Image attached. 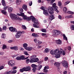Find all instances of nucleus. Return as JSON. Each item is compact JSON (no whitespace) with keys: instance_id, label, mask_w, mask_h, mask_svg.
Instances as JSON below:
<instances>
[{"instance_id":"nucleus-1","label":"nucleus","mask_w":74,"mask_h":74,"mask_svg":"<svg viewBox=\"0 0 74 74\" xmlns=\"http://www.w3.org/2000/svg\"><path fill=\"white\" fill-rule=\"evenodd\" d=\"M50 53L51 55H55V57L57 59L59 58L60 57L61 54L63 55H65V54H66L65 51H63L62 49H60V50L58 49H56L55 50H52L50 51Z\"/></svg>"},{"instance_id":"nucleus-2","label":"nucleus","mask_w":74,"mask_h":74,"mask_svg":"<svg viewBox=\"0 0 74 74\" xmlns=\"http://www.w3.org/2000/svg\"><path fill=\"white\" fill-rule=\"evenodd\" d=\"M56 5V3H54L53 4V7L50 6L48 7V10L50 14H53L54 13L53 12V10H55V8H58Z\"/></svg>"},{"instance_id":"nucleus-3","label":"nucleus","mask_w":74,"mask_h":74,"mask_svg":"<svg viewBox=\"0 0 74 74\" xmlns=\"http://www.w3.org/2000/svg\"><path fill=\"white\" fill-rule=\"evenodd\" d=\"M37 57V56L36 55H33L30 57V59H31L30 61V63H34V62H37L39 59L38 58H36Z\"/></svg>"},{"instance_id":"nucleus-4","label":"nucleus","mask_w":74,"mask_h":74,"mask_svg":"<svg viewBox=\"0 0 74 74\" xmlns=\"http://www.w3.org/2000/svg\"><path fill=\"white\" fill-rule=\"evenodd\" d=\"M17 15L18 16H21L23 17V19L24 20H27V21H30L32 19V16L29 17H27V16L24 15V13H21L20 14H17Z\"/></svg>"},{"instance_id":"nucleus-5","label":"nucleus","mask_w":74,"mask_h":74,"mask_svg":"<svg viewBox=\"0 0 74 74\" xmlns=\"http://www.w3.org/2000/svg\"><path fill=\"white\" fill-rule=\"evenodd\" d=\"M53 36H58L60 34V31L58 30H53Z\"/></svg>"},{"instance_id":"nucleus-6","label":"nucleus","mask_w":74,"mask_h":74,"mask_svg":"<svg viewBox=\"0 0 74 74\" xmlns=\"http://www.w3.org/2000/svg\"><path fill=\"white\" fill-rule=\"evenodd\" d=\"M15 62L14 60H10L8 62V64L11 67H14L15 66Z\"/></svg>"},{"instance_id":"nucleus-7","label":"nucleus","mask_w":74,"mask_h":74,"mask_svg":"<svg viewBox=\"0 0 74 74\" xmlns=\"http://www.w3.org/2000/svg\"><path fill=\"white\" fill-rule=\"evenodd\" d=\"M21 34L22 32H21L20 31H18L15 35V37L16 38H19L21 36Z\"/></svg>"},{"instance_id":"nucleus-8","label":"nucleus","mask_w":74,"mask_h":74,"mask_svg":"<svg viewBox=\"0 0 74 74\" xmlns=\"http://www.w3.org/2000/svg\"><path fill=\"white\" fill-rule=\"evenodd\" d=\"M62 64L63 67L67 68L68 67V64H67V62L66 60H63L62 62Z\"/></svg>"},{"instance_id":"nucleus-9","label":"nucleus","mask_w":74,"mask_h":74,"mask_svg":"<svg viewBox=\"0 0 74 74\" xmlns=\"http://www.w3.org/2000/svg\"><path fill=\"white\" fill-rule=\"evenodd\" d=\"M32 67H33L32 69V70L34 73L36 72V70H37V65L35 64H32L31 65Z\"/></svg>"},{"instance_id":"nucleus-10","label":"nucleus","mask_w":74,"mask_h":74,"mask_svg":"<svg viewBox=\"0 0 74 74\" xmlns=\"http://www.w3.org/2000/svg\"><path fill=\"white\" fill-rule=\"evenodd\" d=\"M9 29L10 32H16V29L12 27H10Z\"/></svg>"},{"instance_id":"nucleus-11","label":"nucleus","mask_w":74,"mask_h":74,"mask_svg":"<svg viewBox=\"0 0 74 74\" xmlns=\"http://www.w3.org/2000/svg\"><path fill=\"white\" fill-rule=\"evenodd\" d=\"M32 19L33 22L35 23H38V20L37 19L35 18L34 17L32 16L31 19Z\"/></svg>"},{"instance_id":"nucleus-12","label":"nucleus","mask_w":74,"mask_h":74,"mask_svg":"<svg viewBox=\"0 0 74 74\" xmlns=\"http://www.w3.org/2000/svg\"><path fill=\"white\" fill-rule=\"evenodd\" d=\"M25 57L23 56H21L20 57L18 56L16 58V59L17 60H23L24 59Z\"/></svg>"},{"instance_id":"nucleus-13","label":"nucleus","mask_w":74,"mask_h":74,"mask_svg":"<svg viewBox=\"0 0 74 74\" xmlns=\"http://www.w3.org/2000/svg\"><path fill=\"white\" fill-rule=\"evenodd\" d=\"M10 49L12 50H14V51H18V46H15L13 47H10Z\"/></svg>"},{"instance_id":"nucleus-14","label":"nucleus","mask_w":74,"mask_h":74,"mask_svg":"<svg viewBox=\"0 0 74 74\" xmlns=\"http://www.w3.org/2000/svg\"><path fill=\"white\" fill-rule=\"evenodd\" d=\"M49 67L48 66H46L44 67L43 71L44 73H48V71L47 69H49Z\"/></svg>"},{"instance_id":"nucleus-15","label":"nucleus","mask_w":74,"mask_h":74,"mask_svg":"<svg viewBox=\"0 0 74 74\" xmlns=\"http://www.w3.org/2000/svg\"><path fill=\"white\" fill-rule=\"evenodd\" d=\"M43 13L44 14V15H46V16H47L49 15V13H48V12L47 11V10L43 11Z\"/></svg>"},{"instance_id":"nucleus-16","label":"nucleus","mask_w":74,"mask_h":74,"mask_svg":"<svg viewBox=\"0 0 74 74\" xmlns=\"http://www.w3.org/2000/svg\"><path fill=\"white\" fill-rule=\"evenodd\" d=\"M60 62H55L54 63V65L55 66H56V67H59L60 66Z\"/></svg>"},{"instance_id":"nucleus-17","label":"nucleus","mask_w":74,"mask_h":74,"mask_svg":"<svg viewBox=\"0 0 74 74\" xmlns=\"http://www.w3.org/2000/svg\"><path fill=\"white\" fill-rule=\"evenodd\" d=\"M22 8L25 11H27V6L26 5H23L22 6Z\"/></svg>"},{"instance_id":"nucleus-18","label":"nucleus","mask_w":74,"mask_h":74,"mask_svg":"<svg viewBox=\"0 0 74 74\" xmlns=\"http://www.w3.org/2000/svg\"><path fill=\"white\" fill-rule=\"evenodd\" d=\"M66 19H70V18H73L74 17L72 15L66 16L65 17Z\"/></svg>"},{"instance_id":"nucleus-19","label":"nucleus","mask_w":74,"mask_h":74,"mask_svg":"<svg viewBox=\"0 0 74 74\" xmlns=\"http://www.w3.org/2000/svg\"><path fill=\"white\" fill-rule=\"evenodd\" d=\"M25 69V71H27L30 70V67L29 66H27V67H24Z\"/></svg>"},{"instance_id":"nucleus-20","label":"nucleus","mask_w":74,"mask_h":74,"mask_svg":"<svg viewBox=\"0 0 74 74\" xmlns=\"http://www.w3.org/2000/svg\"><path fill=\"white\" fill-rule=\"evenodd\" d=\"M24 55H27V56H28L27 57L25 58V59H27L29 57V55L28 54L27 52V51H24Z\"/></svg>"},{"instance_id":"nucleus-21","label":"nucleus","mask_w":74,"mask_h":74,"mask_svg":"<svg viewBox=\"0 0 74 74\" xmlns=\"http://www.w3.org/2000/svg\"><path fill=\"white\" fill-rule=\"evenodd\" d=\"M49 19L51 20V21L53 20V19H55L54 16H53V15H50V16H49Z\"/></svg>"},{"instance_id":"nucleus-22","label":"nucleus","mask_w":74,"mask_h":74,"mask_svg":"<svg viewBox=\"0 0 74 74\" xmlns=\"http://www.w3.org/2000/svg\"><path fill=\"white\" fill-rule=\"evenodd\" d=\"M33 25L34 27L38 28V27H39V24H38V23L34 24Z\"/></svg>"},{"instance_id":"nucleus-23","label":"nucleus","mask_w":74,"mask_h":74,"mask_svg":"<svg viewBox=\"0 0 74 74\" xmlns=\"http://www.w3.org/2000/svg\"><path fill=\"white\" fill-rule=\"evenodd\" d=\"M8 10L9 12H12V11L13 10V8L11 7H10L8 8Z\"/></svg>"},{"instance_id":"nucleus-24","label":"nucleus","mask_w":74,"mask_h":74,"mask_svg":"<svg viewBox=\"0 0 74 74\" xmlns=\"http://www.w3.org/2000/svg\"><path fill=\"white\" fill-rule=\"evenodd\" d=\"M28 46V45L26 43H24L23 44V47L24 48H25V49L27 48V47Z\"/></svg>"},{"instance_id":"nucleus-25","label":"nucleus","mask_w":74,"mask_h":74,"mask_svg":"<svg viewBox=\"0 0 74 74\" xmlns=\"http://www.w3.org/2000/svg\"><path fill=\"white\" fill-rule=\"evenodd\" d=\"M56 42L58 44L61 45L62 43V41L60 39H58V40L56 41Z\"/></svg>"},{"instance_id":"nucleus-26","label":"nucleus","mask_w":74,"mask_h":74,"mask_svg":"<svg viewBox=\"0 0 74 74\" xmlns=\"http://www.w3.org/2000/svg\"><path fill=\"white\" fill-rule=\"evenodd\" d=\"M42 43V42L40 41L39 40H38L36 42V45L37 46L39 45H40Z\"/></svg>"},{"instance_id":"nucleus-27","label":"nucleus","mask_w":74,"mask_h":74,"mask_svg":"<svg viewBox=\"0 0 74 74\" xmlns=\"http://www.w3.org/2000/svg\"><path fill=\"white\" fill-rule=\"evenodd\" d=\"M2 4L3 6H5L6 5V4L5 3V2L4 0H2L1 1Z\"/></svg>"},{"instance_id":"nucleus-28","label":"nucleus","mask_w":74,"mask_h":74,"mask_svg":"<svg viewBox=\"0 0 74 74\" xmlns=\"http://www.w3.org/2000/svg\"><path fill=\"white\" fill-rule=\"evenodd\" d=\"M15 15V14L12 13H11L10 14V16L11 18V19H13V18H14Z\"/></svg>"},{"instance_id":"nucleus-29","label":"nucleus","mask_w":74,"mask_h":74,"mask_svg":"<svg viewBox=\"0 0 74 74\" xmlns=\"http://www.w3.org/2000/svg\"><path fill=\"white\" fill-rule=\"evenodd\" d=\"M21 0H17L16 1V4H17V5H19V4H21Z\"/></svg>"},{"instance_id":"nucleus-30","label":"nucleus","mask_w":74,"mask_h":74,"mask_svg":"<svg viewBox=\"0 0 74 74\" xmlns=\"http://www.w3.org/2000/svg\"><path fill=\"white\" fill-rule=\"evenodd\" d=\"M33 49V48L32 47H27V48H26V49L27 51H31Z\"/></svg>"},{"instance_id":"nucleus-31","label":"nucleus","mask_w":74,"mask_h":74,"mask_svg":"<svg viewBox=\"0 0 74 74\" xmlns=\"http://www.w3.org/2000/svg\"><path fill=\"white\" fill-rule=\"evenodd\" d=\"M63 11L64 12H65L66 13L67 12V8L66 7H64L63 8Z\"/></svg>"},{"instance_id":"nucleus-32","label":"nucleus","mask_w":74,"mask_h":74,"mask_svg":"<svg viewBox=\"0 0 74 74\" xmlns=\"http://www.w3.org/2000/svg\"><path fill=\"white\" fill-rule=\"evenodd\" d=\"M49 49L48 48H46L44 51V52L45 53H48V52H49Z\"/></svg>"},{"instance_id":"nucleus-33","label":"nucleus","mask_w":74,"mask_h":74,"mask_svg":"<svg viewBox=\"0 0 74 74\" xmlns=\"http://www.w3.org/2000/svg\"><path fill=\"white\" fill-rule=\"evenodd\" d=\"M63 40H66V41H67V38L65 34H63Z\"/></svg>"},{"instance_id":"nucleus-34","label":"nucleus","mask_w":74,"mask_h":74,"mask_svg":"<svg viewBox=\"0 0 74 74\" xmlns=\"http://www.w3.org/2000/svg\"><path fill=\"white\" fill-rule=\"evenodd\" d=\"M32 36H33V37H37L38 36V35L36 34L35 33H33L32 34Z\"/></svg>"},{"instance_id":"nucleus-35","label":"nucleus","mask_w":74,"mask_h":74,"mask_svg":"<svg viewBox=\"0 0 74 74\" xmlns=\"http://www.w3.org/2000/svg\"><path fill=\"white\" fill-rule=\"evenodd\" d=\"M1 12L3 14H4V15H7V12H6V11H5L4 10H2Z\"/></svg>"},{"instance_id":"nucleus-36","label":"nucleus","mask_w":74,"mask_h":74,"mask_svg":"<svg viewBox=\"0 0 74 74\" xmlns=\"http://www.w3.org/2000/svg\"><path fill=\"white\" fill-rule=\"evenodd\" d=\"M20 71L21 72V73H23L24 71H25V69L24 68H23V69H20Z\"/></svg>"},{"instance_id":"nucleus-37","label":"nucleus","mask_w":74,"mask_h":74,"mask_svg":"<svg viewBox=\"0 0 74 74\" xmlns=\"http://www.w3.org/2000/svg\"><path fill=\"white\" fill-rule=\"evenodd\" d=\"M6 34H2L1 36L2 38H5Z\"/></svg>"},{"instance_id":"nucleus-38","label":"nucleus","mask_w":74,"mask_h":74,"mask_svg":"<svg viewBox=\"0 0 74 74\" xmlns=\"http://www.w3.org/2000/svg\"><path fill=\"white\" fill-rule=\"evenodd\" d=\"M67 13L69 14H71L72 15L74 14V12L71 11H67Z\"/></svg>"},{"instance_id":"nucleus-39","label":"nucleus","mask_w":74,"mask_h":74,"mask_svg":"<svg viewBox=\"0 0 74 74\" xmlns=\"http://www.w3.org/2000/svg\"><path fill=\"white\" fill-rule=\"evenodd\" d=\"M11 73V71L5 72L3 74H10Z\"/></svg>"},{"instance_id":"nucleus-40","label":"nucleus","mask_w":74,"mask_h":74,"mask_svg":"<svg viewBox=\"0 0 74 74\" xmlns=\"http://www.w3.org/2000/svg\"><path fill=\"white\" fill-rule=\"evenodd\" d=\"M70 29L72 30H74V25H71L70 26Z\"/></svg>"},{"instance_id":"nucleus-41","label":"nucleus","mask_w":74,"mask_h":74,"mask_svg":"<svg viewBox=\"0 0 74 74\" xmlns=\"http://www.w3.org/2000/svg\"><path fill=\"white\" fill-rule=\"evenodd\" d=\"M18 17L17 16V15L15 14V15H14V18L12 19H14V20H17L18 19Z\"/></svg>"},{"instance_id":"nucleus-42","label":"nucleus","mask_w":74,"mask_h":74,"mask_svg":"<svg viewBox=\"0 0 74 74\" xmlns=\"http://www.w3.org/2000/svg\"><path fill=\"white\" fill-rule=\"evenodd\" d=\"M22 28L23 29H24L25 30H26V29H27L25 25H22Z\"/></svg>"},{"instance_id":"nucleus-43","label":"nucleus","mask_w":74,"mask_h":74,"mask_svg":"<svg viewBox=\"0 0 74 74\" xmlns=\"http://www.w3.org/2000/svg\"><path fill=\"white\" fill-rule=\"evenodd\" d=\"M42 65H40L39 66V67L38 69H37V70H40L42 68Z\"/></svg>"},{"instance_id":"nucleus-44","label":"nucleus","mask_w":74,"mask_h":74,"mask_svg":"<svg viewBox=\"0 0 74 74\" xmlns=\"http://www.w3.org/2000/svg\"><path fill=\"white\" fill-rule=\"evenodd\" d=\"M41 31H42V32H43L44 33H46L47 32V30H46V29H41Z\"/></svg>"},{"instance_id":"nucleus-45","label":"nucleus","mask_w":74,"mask_h":74,"mask_svg":"<svg viewBox=\"0 0 74 74\" xmlns=\"http://www.w3.org/2000/svg\"><path fill=\"white\" fill-rule=\"evenodd\" d=\"M9 7L8 6H4L3 8V10H6Z\"/></svg>"},{"instance_id":"nucleus-46","label":"nucleus","mask_w":74,"mask_h":74,"mask_svg":"<svg viewBox=\"0 0 74 74\" xmlns=\"http://www.w3.org/2000/svg\"><path fill=\"white\" fill-rule=\"evenodd\" d=\"M16 73V70H13L12 71H11V74H15Z\"/></svg>"},{"instance_id":"nucleus-47","label":"nucleus","mask_w":74,"mask_h":74,"mask_svg":"<svg viewBox=\"0 0 74 74\" xmlns=\"http://www.w3.org/2000/svg\"><path fill=\"white\" fill-rule=\"evenodd\" d=\"M70 1H67L66 2L64 3V5H67V4H69L70 3Z\"/></svg>"},{"instance_id":"nucleus-48","label":"nucleus","mask_w":74,"mask_h":74,"mask_svg":"<svg viewBox=\"0 0 74 74\" xmlns=\"http://www.w3.org/2000/svg\"><path fill=\"white\" fill-rule=\"evenodd\" d=\"M56 0H52L50 2V4L51 5H52V4H53L54 1H55Z\"/></svg>"},{"instance_id":"nucleus-49","label":"nucleus","mask_w":74,"mask_h":74,"mask_svg":"<svg viewBox=\"0 0 74 74\" xmlns=\"http://www.w3.org/2000/svg\"><path fill=\"white\" fill-rule=\"evenodd\" d=\"M2 48L3 49H6L7 48V46H6V45H3Z\"/></svg>"},{"instance_id":"nucleus-50","label":"nucleus","mask_w":74,"mask_h":74,"mask_svg":"<svg viewBox=\"0 0 74 74\" xmlns=\"http://www.w3.org/2000/svg\"><path fill=\"white\" fill-rule=\"evenodd\" d=\"M40 9H41V10H43L44 11H45V7L44 6H42L41 8H40Z\"/></svg>"},{"instance_id":"nucleus-51","label":"nucleus","mask_w":74,"mask_h":74,"mask_svg":"<svg viewBox=\"0 0 74 74\" xmlns=\"http://www.w3.org/2000/svg\"><path fill=\"white\" fill-rule=\"evenodd\" d=\"M30 59H27L26 60V62L27 64H28V63H29L30 62Z\"/></svg>"},{"instance_id":"nucleus-52","label":"nucleus","mask_w":74,"mask_h":74,"mask_svg":"<svg viewBox=\"0 0 74 74\" xmlns=\"http://www.w3.org/2000/svg\"><path fill=\"white\" fill-rule=\"evenodd\" d=\"M50 62L53 64L55 63V61L53 60H50Z\"/></svg>"},{"instance_id":"nucleus-53","label":"nucleus","mask_w":74,"mask_h":74,"mask_svg":"<svg viewBox=\"0 0 74 74\" xmlns=\"http://www.w3.org/2000/svg\"><path fill=\"white\" fill-rule=\"evenodd\" d=\"M32 1H30L29 3V6H31L32 5Z\"/></svg>"},{"instance_id":"nucleus-54","label":"nucleus","mask_w":74,"mask_h":74,"mask_svg":"<svg viewBox=\"0 0 74 74\" xmlns=\"http://www.w3.org/2000/svg\"><path fill=\"white\" fill-rule=\"evenodd\" d=\"M58 4L59 6H61L62 5V3L60 1H59L58 3Z\"/></svg>"},{"instance_id":"nucleus-55","label":"nucleus","mask_w":74,"mask_h":74,"mask_svg":"<svg viewBox=\"0 0 74 74\" xmlns=\"http://www.w3.org/2000/svg\"><path fill=\"white\" fill-rule=\"evenodd\" d=\"M6 29H7V27L5 26H4L3 27V30H6Z\"/></svg>"},{"instance_id":"nucleus-56","label":"nucleus","mask_w":74,"mask_h":74,"mask_svg":"<svg viewBox=\"0 0 74 74\" xmlns=\"http://www.w3.org/2000/svg\"><path fill=\"white\" fill-rule=\"evenodd\" d=\"M17 69V67L16 66H14L13 67L12 69V70H16Z\"/></svg>"},{"instance_id":"nucleus-57","label":"nucleus","mask_w":74,"mask_h":74,"mask_svg":"<svg viewBox=\"0 0 74 74\" xmlns=\"http://www.w3.org/2000/svg\"><path fill=\"white\" fill-rule=\"evenodd\" d=\"M17 20H18V21H22V19L21 18H19L18 17Z\"/></svg>"},{"instance_id":"nucleus-58","label":"nucleus","mask_w":74,"mask_h":74,"mask_svg":"<svg viewBox=\"0 0 74 74\" xmlns=\"http://www.w3.org/2000/svg\"><path fill=\"white\" fill-rule=\"evenodd\" d=\"M47 35V34L44 33H42L41 34V35L42 36H45V35Z\"/></svg>"},{"instance_id":"nucleus-59","label":"nucleus","mask_w":74,"mask_h":74,"mask_svg":"<svg viewBox=\"0 0 74 74\" xmlns=\"http://www.w3.org/2000/svg\"><path fill=\"white\" fill-rule=\"evenodd\" d=\"M34 42L36 43L37 42V39L36 38H35L34 39Z\"/></svg>"},{"instance_id":"nucleus-60","label":"nucleus","mask_w":74,"mask_h":74,"mask_svg":"<svg viewBox=\"0 0 74 74\" xmlns=\"http://www.w3.org/2000/svg\"><path fill=\"white\" fill-rule=\"evenodd\" d=\"M4 69V66H0V70H2V69Z\"/></svg>"},{"instance_id":"nucleus-61","label":"nucleus","mask_w":74,"mask_h":74,"mask_svg":"<svg viewBox=\"0 0 74 74\" xmlns=\"http://www.w3.org/2000/svg\"><path fill=\"white\" fill-rule=\"evenodd\" d=\"M19 10L20 11H21V12H23V10L22 8H20Z\"/></svg>"},{"instance_id":"nucleus-62","label":"nucleus","mask_w":74,"mask_h":74,"mask_svg":"<svg viewBox=\"0 0 74 74\" xmlns=\"http://www.w3.org/2000/svg\"><path fill=\"white\" fill-rule=\"evenodd\" d=\"M48 59V58L47 57H46L45 58V61H47Z\"/></svg>"},{"instance_id":"nucleus-63","label":"nucleus","mask_w":74,"mask_h":74,"mask_svg":"<svg viewBox=\"0 0 74 74\" xmlns=\"http://www.w3.org/2000/svg\"><path fill=\"white\" fill-rule=\"evenodd\" d=\"M37 74H47V73H38Z\"/></svg>"},{"instance_id":"nucleus-64","label":"nucleus","mask_w":74,"mask_h":74,"mask_svg":"<svg viewBox=\"0 0 74 74\" xmlns=\"http://www.w3.org/2000/svg\"><path fill=\"white\" fill-rule=\"evenodd\" d=\"M67 71H64V72H63V74H67Z\"/></svg>"}]
</instances>
